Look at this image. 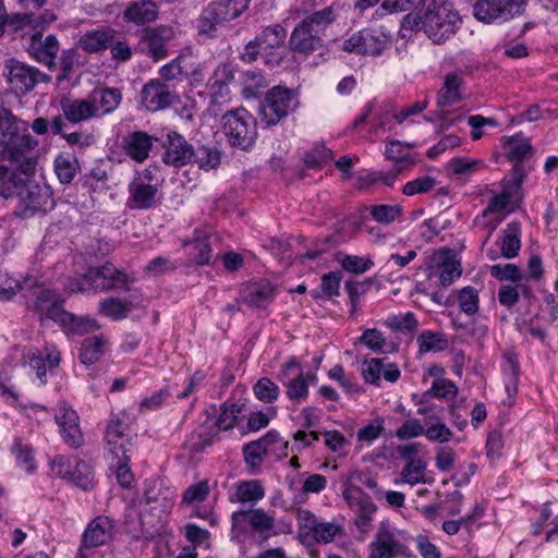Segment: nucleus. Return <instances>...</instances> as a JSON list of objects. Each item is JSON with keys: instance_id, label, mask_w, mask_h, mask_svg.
<instances>
[{"instance_id": "f257e3e1", "label": "nucleus", "mask_w": 558, "mask_h": 558, "mask_svg": "<svg viewBox=\"0 0 558 558\" xmlns=\"http://www.w3.org/2000/svg\"><path fill=\"white\" fill-rule=\"evenodd\" d=\"M428 105L429 100L427 97L416 100L415 102L403 107L399 111H391L389 108L390 106L386 105L385 108L375 113L371 121L369 118L374 110V105L372 101H368L363 107L360 116L352 122L351 128L357 133L367 129L371 135L377 137L384 136L387 132L396 133L397 125H402L404 123L412 124V118L421 114Z\"/></svg>"}, {"instance_id": "f03ea898", "label": "nucleus", "mask_w": 558, "mask_h": 558, "mask_svg": "<svg viewBox=\"0 0 558 558\" xmlns=\"http://www.w3.org/2000/svg\"><path fill=\"white\" fill-rule=\"evenodd\" d=\"M336 20L332 7H325L303 19L292 31L289 38L290 49L294 53L312 54L324 47L327 27Z\"/></svg>"}, {"instance_id": "7ed1b4c3", "label": "nucleus", "mask_w": 558, "mask_h": 558, "mask_svg": "<svg viewBox=\"0 0 558 558\" xmlns=\"http://www.w3.org/2000/svg\"><path fill=\"white\" fill-rule=\"evenodd\" d=\"M62 301L51 290H41L35 302V310L43 316L57 322L69 336H82L99 329L98 323L88 317H76L61 307Z\"/></svg>"}, {"instance_id": "20e7f679", "label": "nucleus", "mask_w": 558, "mask_h": 558, "mask_svg": "<svg viewBox=\"0 0 558 558\" xmlns=\"http://www.w3.org/2000/svg\"><path fill=\"white\" fill-rule=\"evenodd\" d=\"M299 106L298 94L286 85L268 88L259 101L257 114L266 126L278 124Z\"/></svg>"}, {"instance_id": "39448f33", "label": "nucleus", "mask_w": 558, "mask_h": 558, "mask_svg": "<svg viewBox=\"0 0 558 558\" xmlns=\"http://www.w3.org/2000/svg\"><path fill=\"white\" fill-rule=\"evenodd\" d=\"M33 148L31 142H0V150L14 162H25L24 172L34 168L35 161L26 154ZM24 180L14 171L9 172L7 168L0 167V196L9 197L13 194H21Z\"/></svg>"}, {"instance_id": "423d86ee", "label": "nucleus", "mask_w": 558, "mask_h": 558, "mask_svg": "<svg viewBox=\"0 0 558 558\" xmlns=\"http://www.w3.org/2000/svg\"><path fill=\"white\" fill-rule=\"evenodd\" d=\"M244 12V0H218L209 2L197 19L198 34L208 38L217 36L219 28Z\"/></svg>"}, {"instance_id": "0eeeda50", "label": "nucleus", "mask_w": 558, "mask_h": 558, "mask_svg": "<svg viewBox=\"0 0 558 558\" xmlns=\"http://www.w3.org/2000/svg\"><path fill=\"white\" fill-rule=\"evenodd\" d=\"M133 281L126 274L106 263L100 267L90 268L81 280H71L68 289L71 292H88L90 290L128 289Z\"/></svg>"}, {"instance_id": "6e6552de", "label": "nucleus", "mask_w": 558, "mask_h": 558, "mask_svg": "<svg viewBox=\"0 0 558 558\" xmlns=\"http://www.w3.org/2000/svg\"><path fill=\"white\" fill-rule=\"evenodd\" d=\"M286 37L287 32L280 24L265 27L254 40L246 43V62L256 61L262 56L266 65H278L282 61L279 50Z\"/></svg>"}, {"instance_id": "1a4fd4ad", "label": "nucleus", "mask_w": 558, "mask_h": 558, "mask_svg": "<svg viewBox=\"0 0 558 558\" xmlns=\"http://www.w3.org/2000/svg\"><path fill=\"white\" fill-rule=\"evenodd\" d=\"M193 160L199 168L213 169L220 163V153L214 145H201L194 150L187 142H169L165 154L167 163L180 167Z\"/></svg>"}, {"instance_id": "9d476101", "label": "nucleus", "mask_w": 558, "mask_h": 558, "mask_svg": "<svg viewBox=\"0 0 558 558\" xmlns=\"http://www.w3.org/2000/svg\"><path fill=\"white\" fill-rule=\"evenodd\" d=\"M390 33L379 28H363L342 43V50L361 56L379 57L392 45Z\"/></svg>"}, {"instance_id": "9b49d317", "label": "nucleus", "mask_w": 558, "mask_h": 558, "mask_svg": "<svg viewBox=\"0 0 558 558\" xmlns=\"http://www.w3.org/2000/svg\"><path fill=\"white\" fill-rule=\"evenodd\" d=\"M3 76L5 77L9 90L16 97L27 95L38 83L50 82L48 74L13 58L5 61Z\"/></svg>"}, {"instance_id": "f8f14e48", "label": "nucleus", "mask_w": 558, "mask_h": 558, "mask_svg": "<svg viewBox=\"0 0 558 558\" xmlns=\"http://www.w3.org/2000/svg\"><path fill=\"white\" fill-rule=\"evenodd\" d=\"M175 498V488L168 485L163 478L148 480L145 483V506L141 510V515L144 517L149 513L157 519H161L171 511Z\"/></svg>"}, {"instance_id": "ddd939ff", "label": "nucleus", "mask_w": 558, "mask_h": 558, "mask_svg": "<svg viewBox=\"0 0 558 558\" xmlns=\"http://www.w3.org/2000/svg\"><path fill=\"white\" fill-rule=\"evenodd\" d=\"M461 17L454 9H440V11H426L423 26L426 35L435 44H442L459 29Z\"/></svg>"}, {"instance_id": "4468645a", "label": "nucleus", "mask_w": 558, "mask_h": 558, "mask_svg": "<svg viewBox=\"0 0 558 558\" xmlns=\"http://www.w3.org/2000/svg\"><path fill=\"white\" fill-rule=\"evenodd\" d=\"M179 95L160 78H150L140 92V102L149 112H158L178 102Z\"/></svg>"}, {"instance_id": "2eb2a0df", "label": "nucleus", "mask_w": 558, "mask_h": 558, "mask_svg": "<svg viewBox=\"0 0 558 558\" xmlns=\"http://www.w3.org/2000/svg\"><path fill=\"white\" fill-rule=\"evenodd\" d=\"M51 471L82 489L93 487L94 476L90 466L77 458L56 457L51 462Z\"/></svg>"}, {"instance_id": "dca6fc26", "label": "nucleus", "mask_w": 558, "mask_h": 558, "mask_svg": "<svg viewBox=\"0 0 558 558\" xmlns=\"http://www.w3.org/2000/svg\"><path fill=\"white\" fill-rule=\"evenodd\" d=\"M158 180L153 178L149 170L136 173L129 185V205L131 208L147 209L156 202Z\"/></svg>"}, {"instance_id": "f3484780", "label": "nucleus", "mask_w": 558, "mask_h": 558, "mask_svg": "<svg viewBox=\"0 0 558 558\" xmlns=\"http://www.w3.org/2000/svg\"><path fill=\"white\" fill-rule=\"evenodd\" d=\"M171 28L159 25L145 27L140 34V46L143 52L155 62L168 57L167 39L170 38Z\"/></svg>"}, {"instance_id": "a211bd4d", "label": "nucleus", "mask_w": 558, "mask_h": 558, "mask_svg": "<svg viewBox=\"0 0 558 558\" xmlns=\"http://www.w3.org/2000/svg\"><path fill=\"white\" fill-rule=\"evenodd\" d=\"M368 550V558H397L404 555L405 546L388 527L380 525Z\"/></svg>"}, {"instance_id": "6ab92c4d", "label": "nucleus", "mask_w": 558, "mask_h": 558, "mask_svg": "<svg viewBox=\"0 0 558 558\" xmlns=\"http://www.w3.org/2000/svg\"><path fill=\"white\" fill-rule=\"evenodd\" d=\"M246 523L252 531V538L264 545L271 536L277 535L274 512H267L262 508L246 509Z\"/></svg>"}, {"instance_id": "aec40b11", "label": "nucleus", "mask_w": 558, "mask_h": 558, "mask_svg": "<svg viewBox=\"0 0 558 558\" xmlns=\"http://www.w3.org/2000/svg\"><path fill=\"white\" fill-rule=\"evenodd\" d=\"M60 434L70 446L77 447L82 442V433L76 412L65 402L58 405L54 413Z\"/></svg>"}, {"instance_id": "412c9836", "label": "nucleus", "mask_w": 558, "mask_h": 558, "mask_svg": "<svg viewBox=\"0 0 558 558\" xmlns=\"http://www.w3.org/2000/svg\"><path fill=\"white\" fill-rule=\"evenodd\" d=\"M343 497L350 508L356 513L355 524L360 529H365L372 521L377 507L372 499L357 487H348L343 492Z\"/></svg>"}, {"instance_id": "4be33fe9", "label": "nucleus", "mask_w": 558, "mask_h": 558, "mask_svg": "<svg viewBox=\"0 0 558 558\" xmlns=\"http://www.w3.org/2000/svg\"><path fill=\"white\" fill-rule=\"evenodd\" d=\"M105 439L107 448L112 457L126 454L130 438L128 434V418L124 414L110 420L107 426Z\"/></svg>"}, {"instance_id": "5701e85b", "label": "nucleus", "mask_w": 558, "mask_h": 558, "mask_svg": "<svg viewBox=\"0 0 558 558\" xmlns=\"http://www.w3.org/2000/svg\"><path fill=\"white\" fill-rule=\"evenodd\" d=\"M159 14V7L153 0H134L126 4L122 19L137 26L154 22Z\"/></svg>"}, {"instance_id": "b1692460", "label": "nucleus", "mask_w": 558, "mask_h": 558, "mask_svg": "<svg viewBox=\"0 0 558 558\" xmlns=\"http://www.w3.org/2000/svg\"><path fill=\"white\" fill-rule=\"evenodd\" d=\"M464 86L463 77L457 72H450L445 75L442 86L437 93L436 105L440 110H445L462 100V90Z\"/></svg>"}, {"instance_id": "393cba45", "label": "nucleus", "mask_w": 558, "mask_h": 558, "mask_svg": "<svg viewBox=\"0 0 558 558\" xmlns=\"http://www.w3.org/2000/svg\"><path fill=\"white\" fill-rule=\"evenodd\" d=\"M275 296L276 287L268 279L246 283V305L252 308L266 310Z\"/></svg>"}, {"instance_id": "a878e982", "label": "nucleus", "mask_w": 558, "mask_h": 558, "mask_svg": "<svg viewBox=\"0 0 558 558\" xmlns=\"http://www.w3.org/2000/svg\"><path fill=\"white\" fill-rule=\"evenodd\" d=\"M520 233L521 228L519 222L508 223L507 228L502 231L500 253L496 250H487V258L489 260H496L500 256L508 259L514 258L519 254L521 247Z\"/></svg>"}, {"instance_id": "bb28decb", "label": "nucleus", "mask_w": 558, "mask_h": 558, "mask_svg": "<svg viewBox=\"0 0 558 558\" xmlns=\"http://www.w3.org/2000/svg\"><path fill=\"white\" fill-rule=\"evenodd\" d=\"M29 125L10 109L0 107V140H33Z\"/></svg>"}, {"instance_id": "cd10ccee", "label": "nucleus", "mask_w": 558, "mask_h": 558, "mask_svg": "<svg viewBox=\"0 0 558 558\" xmlns=\"http://www.w3.org/2000/svg\"><path fill=\"white\" fill-rule=\"evenodd\" d=\"M117 34L112 27L88 31L80 37L77 46L87 53H98L109 48Z\"/></svg>"}, {"instance_id": "c85d7f7f", "label": "nucleus", "mask_w": 558, "mask_h": 558, "mask_svg": "<svg viewBox=\"0 0 558 558\" xmlns=\"http://www.w3.org/2000/svg\"><path fill=\"white\" fill-rule=\"evenodd\" d=\"M113 523L108 517H97L86 527L82 544L84 547H98L106 544L113 535Z\"/></svg>"}, {"instance_id": "c756f323", "label": "nucleus", "mask_w": 558, "mask_h": 558, "mask_svg": "<svg viewBox=\"0 0 558 558\" xmlns=\"http://www.w3.org/2000/svg\"><path fill=\"white\" fill-rule=\"evenodd\" d=\"M88 97L96 108V117H98L112 113L121 104L122 93L117 87L97 86Z\"/></svg>"}, {"instance_id": "7c9ffc66", "label": "nucleus", "mask_w": 558, "mask_h": 558, "mask_svg": "<svg viewBox=\"0 0 558 558\" xmlns=\"http://www.w3.org/2000/svg\"><path fill=\"white\" fill-rule=\"evenodd\" d=\"M27 357L29 366L36 371L37 378L43 385L47 383V369L52 372L60 363V352L53 347L46 348L45 352L31 351Z\"/></svg>"}, {"instance_id": "2f4dec72", "label": "nucleus", "mask_w": 558, "mask_h": 558, "mask_svg": "<svg viewBox=\"0 0 558 558\" xmlns=\"http://www.w3.org/2000/svg\"><path fill=\"white\" fill-rule=\"evenodd\" d=\"M279 434L276 430L268 432L263 438L246 444V465L251 473H257L259 465L267 454V446L277 442Z\"/></svg>"}, {"instance_id": "473e14b6", "label": "nucleus", "mask_w": 558, "mask_h": 558, "mask_svg": "<svg viewBox=\"0 0 558 558\" xmlns=\"http://www.w3.org/2000/svg\"><path fill=\"white\" fill-rule=\"evenodd\" d=\"M59 52V41L54 35H48L44 40H36L34 35L29 53L38 62L51 66Z\"/></svg>"}, {"instance_id": "72a5a7b5", "label": "nucleus", "mask_w": 558, "mask_h": 558, "mask_svg": "<svg viewBox=\"0 0 558 558\" xmlns=\"http://www.w3.org/2000/svg\"><path fill=\"white\" fill-rule=\"evenodd\" d=\"M138 304V298L133 295L129 300L108 298L100 302L99 313L112 320H120L126 317L129 312Z\"/></svg>"}, {"instance_id": "f704fd0d", "label": "nucleus", "mask_w": 558, "mask_h": 558, "mask_svg": "<svg viewBox=\"0 0 558 558\" xmlns=\"http://www.w3.org/2000/svg\"><path fill=\"white\" fill-rule=\"evenodd\" d=\"M61 109L64 118L72 123H77L89 118L96 117V108L87 99H74L61 102Z\"/></svg>"}, {"instance_id": "c9c22d12", "label": "nucleus", "mask_w": 558, "mask_h": 558, "mask_svg": "<svg viewBox=\"0 0 558 558\" xmlns=\"http://www.w3.org/2000/svg\"><path fill=\"white\" fill-rule=\"evenodd\" d=\"M413 145L403 142H389L385 148L387 159L395 162L399 169H408L416 162L415 155L412 151Z\"/></svg>"}, {"instance_id": "e433bc0d", "label": "nucleus", "mask_w": 558, "mask_h": 558, "mask_svg": "<svg viewBox=\"0 0 558 558\" xmlns=\"http://www.w3.org/2000/svg\"><path fill=\"white\" fill-rule=\"evenodd\" d=\"M108 341L105 336H96L86 338L80 349V361L84 365H93L97 363L107 349Z\"/></svg>"}, {"instance_id": "4c0bfd02", "label": "nucleus", "mask_w": 558, "mask_h": 558, "mask_svg": "<svg viewBox=\"0 0 558 558\" xmlns=\"http://www.w3.org/2000/svg\"><path fill=\"white\" fill-rule=\"evenodd\" d=\"M502 12L500 0H477L473 5L474 17L483 23L505 22Z\"/></svg>"}, {"instance_id": "58836bf2", "label": "nucleus", "mask_w": 558, "mask_h": 558, "mask_svg": "<svg viewBox=\"0 0 558 558\" xmlns=\"http://www.w3.org/2000/svg\"><path fill=\"white\" fill-rule=\"evenodd\" d=\"M64 121L61 116L54 117L51 122L45 118H36L32 123L33 131L38 135H45L48 130H51L52 135H62L63 140H81V134L72 132L70 134H62Z\"/></svg>"}, {"instance_id": "ea45409f", "label": "nucleus", "mask_w": 558, "mask_h": 558, "mask_svg": "<svg viewBox=\"0 0 558 558\" xmlns=\"http://www.w3.org/2000/svg\"><path fill=\"white\" fill-rule=\"evenodd\" d=\"M233 78V75L228 72L226 66L218 68L214 75L209 78L207 87L213 98V102H219L229 94L228 82Z\"/></svg>"}, {"instance_id": "a19ab883", "label": "nucleus", "mask_w": 558, "mask_h": 558, "mask_svg": "<svg viewBox=\"0 0 558 558\" xmlns=\"http://www.w3.org/2000/svg\"><path fill=\"white\" fill-rule=\"evenodd\" d=\"M217 432L211 423L204 424L187 437L185 445L191 451L199 452L213 444Z\"/></svg>"}, {"instance_id": "79ce46f5", "label": "nucleus", "mask_w": 558, "mask_h": 558, "mask_svg": "<svg viewBox=\"0 0 558 558\" xmlns=\"http://www.w3.org/2000/svg\"><path fill=\"white\" fill-rule=\"evenodd\" d=\"M244 109L242 107L226 112L221 118V129L229 140H241L244 128Z\"/></svg>"}, {"instance_id": "37998d69", "label": "nucleus", "mask_w": 558, "mask_h": 558, "mask_svg": "<svg viewBox=\"0 0 558 558\" xmlns=\"http://www.w3.org/2000/svg\"><path fill=\"white\" fill-rule=\"evenodd\" d=\"M426 468L427 463L424 459H410L401 471L400 482L410 484L411 486L420 483H426Z\"/></svg>"}, {"instance_id": "c03bdc74", "label": "nucleus", "mask_w": 558, "mask_h": 558, "mask_svg": "<svg viewBox=\"0 0 558 558\" xmlns=\"http://www.w3.org/2000/svg\"><path fill=\"white\" fill-rule=\"evenodd\" d=\"M175 114L182 122L183 128L187 130H194L195 128V114L197 112L196 101L191 97H179L178 102L173 105Z\"/></svg>"}, {"instance_id": "a18cd8bd", "label": "nucleus", "mask_w": 558, "mask_h": 558, "mask_svg": "<svg viewBox=\"0 0 558 558\" xmlns=\"http://www.w3.org/2000/svg\"><path fill=\"white\" fill-rule=\"evenodd\" d=\"M242 414V404H225L221 409L218 420L211 423L217 430H228L232 428Z\"/></svg>"}, {"instance_id": "49530a36", "label": "nucleus", "mask_w": 558, "mask_h": 558, "mask_svg": "<svg viewBox=\"0 0 558 558\" xmlns=\"http://www.w3.org/2000/svg\"><path fill=\"white\" fill-rule=\"evenodd\" d=\"M332 159V151L323 144L316 145L303 156V161L308 169H322Z\"/></svg>"}, {"instance_id": "de8ad7c7", "label": "nucleus", "mask_w": 558, "mask_h": 558, "mask_svg": "<svg viewBox=\"0 0 558 558\" xmlns=\"http://www.w3.org/2000/svg\"><path fill=\"white\" fill-rule=\"evenodd\" d=\"M269 81L260 71H246V98L265 96Z\"/></svg>"}, {"instance_id": "09e8293b", "label": "nucleus", "mask_w": 558, "mask_h": 558, "mask_svg": "<svg viewBox=\"0 0 558 558\" xmlns=\"http://www.w3.org/2000/svg\"><path fill=\"white\" fill-rule=\"evenodd\" d=\"M54 171L61 183H70L76 173L75 159L71 155H59L54 160Z\"/></svg>"}, {"instance_id": "8fccbe9b", "label": "nucleus", "mask_w": 558, "mask_h": 558, "mask_svg": "<svg viewBox=\"0 0 558 558\" xmlns=\"http://www.w3.org/2000/svg\"><path fill=\"white\" fill-rule=\"evenodd\" d=\"M253 393L262 402L271 403L278 399L279 387L267 377H262L253 386Z\"/></svg>"}, {"instance_id": "3c124183", "label": "nucleus", "mask_w": 558, "mask_h": 558, "mask_svg": "<svg viewBox=\"0 0 558 558\" xmlns=\"http://www.w3.org/2000/svg\"><path fill=\"white\" fill-rule=\"evenodd\" d=\"M458 395V387L450 379H437L433 383L430 389L424 392L423 397H437L441 399L451 400Z\"/></svg>"}, {"instance_id": "603ef678", "label": "nucleus", "mask_w": 558, "mask_h": 558, "mask_svg": "<svg viewBox=\"0 0 558 558\" xmlns=\"http://www.w3.org/2000/svg\"><path fill=\"white\" fill-rule=\"evenodd\" d=\"M338 260L341 263L343 269L353 274H364L369 270L374 263L369 256H356V255H342Z\"/></svg>"}, {"instance_id": "864d4df0", "label": "nucleus", "mask_w": 558, "mask_h": 558, "mask_svg": "<svg viewBox=\"0 0 558 558\" xmlns=\"http://www.w3.org/2000/svg\"><path fill=\"white\" fill-rule=\"evenodd\" d=\"M425 423L429 424L424 432L428 440L442 444L451 439L452 432L444 423L438 422L436 416H430Z\"/></svg>"}, {"instance_id": "5fc2aeb1", "label": "nucleus", "mask_w": 558, "mask_h": 558, "mask_svg": "<svg viewBox=\"0 0 558 558\" xmlns=\"http://www.w3.org/2000/svg\"><path fill=\"white\" fill-rule=\"evenodd\" d=\"M385 325L393 331H415L417 328V320L415 315L411 312L400 315H392L388 317Z\"/></svg>"}, {"instance_id": "6e6d98bb", "label": "nucleus", "mask_w": 558, "mask_h": 558, "mask_svg": "<svg viewBox=\"0 0 558 558\" xmlns=\"http://www.w3.org/2000/svg\"><path fill=\"white\" fill-rule=\"evenodd\" d=\"M458 301L461 311L468 315H474L478 311V292L471 286L459 291Z\"/></svg>"}, {"instance_id": "4d7b16f0", "label": "nucleus", "mask_w": 558, "mask_h": 558, "mask_svg": "<svg viewBox=\"0 0 558 558\" xmlns=\"http://www.w3.org/2000/svg\"><path fill=\"white\" fill-rule=\"evenodd\" d=\"M490 275L500 280L519 282L524 278L521 269L514 264H496L490 267Z\"/></svg>"}, {"instance_id": "13d9d810", "label": "nucleus", "mask_w": 558, "mask_h": 558, "mask_svg": "<svg viewBox=\"0 0 558 558\" xmlns=\"http://www.w3.org/2000/svg\"><path fill=\"white\" fill-rule=\"evenodd\" d=\"M299 523V537L302 543H306L311 538L314 527L317 525L315 515L310 510L299 509L296 512Z\"/></svg>"}, {"instance_id": "bf43d9fd", "label": "nucleus", "mask_w": 558, "mask_h": 558, "mask_svg": "<svg viewBox=\"0 0 558 558\" xmlns=\"http://www.w3.org/2000/svg\"><path fill=\"white\" fill-rule=\"evenodd\" d=\"M129 457L126 454L112 457L111 468H116V477L123 487H130L134 481L133 474L128 465Z\"/></svg>"}, {"instance_id": "052dcab7", "label": "nucleus", "mask_w": 558, "mask_h": 558, "mask_svg": "<svg viewBox=\"0 0 558 558\" xmlns=\"http://www.w3.org/2000/svg\"><path fill=\"white\" fill-rule=\"evenodd\" d=\"M342 532V527L338 524L330 522H318L314 527L310 539H314L317 543H330L333 541L337 534Z\"/></svg>"}, {"instance_id": "680f3d73", "label": "nucleus", "mask_w": 558, "mask_h": 558, "mask_svg": "<svg viewBox=\"0 0 558 558\" xmlns=\"http://www.w3.org/2000/svg\"><path fill=\"white\" fill-rule=\"evenodd\" d=\"M315 377L311 374L304 375L303 373L298 374V376L290 380L288 385L287 395L291 400H300L304 399L308 392V379H314Z\"/></svg>"}, {"instance_id": "e2e57ef3", "label": "nucleus", "mask_w": 558, "mask_h": 558, "mask_svg": "<svg viewBox=\"0 0 558 558\" xmlns=\"http://www.w3.org/2000/svg\"><path fill=\"white\" fill-rule=\"evenodd\" d=\"M277 411L275 408H267L266 411H255L251 412L248 417L246 418V430L248 432H257L264 427H266L270 420L275 417Z\"/></svg>"}, {"instance_id": "0e129e2a", "label": "nucleus", "mask_w": 558, "mask_h": 558, "mask_svg": "<svg viewBox=\"0 0 558 558\" xmlns=\"http://www.w3.org/2000/svg\"><path fill=\"white\" fill-rule=\"evenodd\" d=\"M505 158L512 163H522L523 160L532 156V147L522 142L518 145H512V142H507L505 145Z\"/></svg>"}, {"instance_id": "69168bd1", "label": "nucleus", "mask_w": 558, "mask_h": 558, "mask_svg": "<svg viewBox=\"0 0 558 558\" xmlns=\"http://www.w3.org/2000/svg\"><path fill=\"white\" fill-rule=\"evenodd\" d=\"M461 265L458 260L448 257L440 265L439 279L444 287L450 286L461 276Z\"/></svg>"}, {"instance_id": "338daca9", "label": "nucleus", "mask_w": 558, "mask_h": 558, "mask_svg": "<svg viewBox=\"0 0 558 558\" xmlns=\"http://www.w3.org/2000/svg\"><path fill=\"white\" fill-rule=\"evenodd\" d=\"M372 217L380 223H391L401 214L398 205H375L369 208Z\"/></svg>"}, {"instance_id": "774afa93", "label": "nucleus", "mask_w": 558, "mask_h": 558, "mask_svg": "<svg viewBox=\"0 0 558 558\" xmlns=\"http://www.w3.org/2000/svg\"><path fill=\"white\" fill-rule=\"evenodd\" d=\"M421 351H441L446 348V339L436 332L424 331L417 338Z\"/></svg>"}]
</instances>
